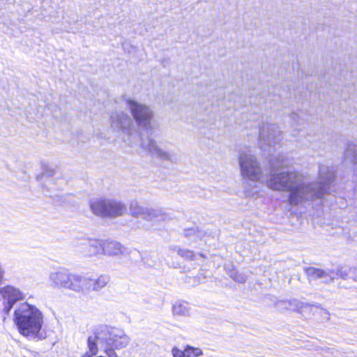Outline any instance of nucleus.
I'll return each instance as SVG.
<instances>
[{"instance_id": "nucleus-13", "label": "nucleus", "mask_w": 357, "mask_h": 357, "mask_svg": "<svg viewBox=\"0 0 357 357\" xmlns=\"http://www.w3.org/2000/svg\"><path fill=\"white\" fill-rule=\"evenodd\" d=\"M142 146L144 149L148 150L151 154L162 159H169L170 157L169 153L160 149L153 139H149L147 144L143 143Z\"/></svg>"}, {"instance_id": "nucleus-2", "label": "nucleus", "mask_w": 357, "mask_h": 357, "mask_svg": "<svg viewBox=\"0 0 357 357\" xmlns=\"http://www.w3.org/2000/svg\"><path fill=\"white\" fill-rule=\"evenodd\" d=\"M14 321L23 336L37 339L45 337L41 333L44 316L35 305L26 302L21 303L15 311Z\"/></svg>"}, {"instance_id": "nucleus-24", "label": "nucleus", "mask_w": 357, "mask_h": 357, "mask_svg": "<svg viewBox=\"0 0 357 357\" xmlns=\"http://www.w3.org/2000/svg\"><path fill=\"white\" fill-rule=\"evenodd\" d=\"M232 278L238 282H244L245 281V278L243 276H240L238 278L237 276L232 275Z\"/></svg>"}, {"instance_id": "nucleus-8", "label": "nucleus", "mask_w": 357, "mask_h": 357, "mask_svg": "<svg viewBox=\"0 0 357 357\" xmlns=\"http://www.w3.org/2000/svg\"><path fill=\"white\" fill-rule=\"evenodd\" d=\"M103 334H105V342L109 347L108 352L113 351V349H121L126 347L130 339L125 333L117 328L103 327Z\"/></svg>"}, {"instance_id": "nucleus-9", "label": "nucleus", "mask_w": 357, "mask_h": 357, "mask_svg": "<svg viewBox=\"0 0 357 357\" xmlns=\"http://www.w3.org/2000/svg\"><path fill=\"white\" fill-rule=\"evenodd\" d=\"M306 274L311 279H325L330 278L331 279H335L337 278L346 279L351 278L352 275L353 268L347 266H340L336 269L335 272L333 270H328L327 271L316 268L314 267H310L305 269Z\"/></svg>"}, {"instance_id": "nucleus-16", "label": "nucleus", "mask_w": 357, "mask_h": 357, "mask_svg": "<svg viewBox=\"0 0 357 357\" xmlns=\"http://www.w3.org/2000/svg\"><path fill=\"white\" fill-rule=\"evenodd\" d=\"M344 155L345 160L350 162L355 167L357 174V144H348Z\"/></svg>"}, {"instance_id": "nucleus-22", "label": "nucleus", "mask_w": 357, "mask_h": 357, "mask_svg": "<svg viewBox=\"0 0 357 357\" xmlns=\"http://www.w3.org/2000/svg\"><path fill=\"white\" fill-rule=\"evenodd\" d=\"M173 357H185V351H181L176 347H174L172 350Z\"/></svg>"}, {"instance_id": "nucleus-23", "label": "nucleus", "mask_w": 357, "mask_h": 357, "mask_svg": "<svg viewBox=\"0 0 357 357\" xmlns=\"http://www.w3.org/2000/svg\"><path fill=\"white\" fill-rule=\"evenodd\" d=\"M54 174V171L52 168H48L46 166H44L43 168V175L51 176Z\"/></svg>"}, {"instance_id": "nucleus-1", "label": "nucleus", "mask_w": 357, "mask_h": 357, "mask_svg": "<svg viewBox=\"0 0 357 357\" xmlns=\"http://www.w3.org/2000/svg\"><path fill=\"white\" fill-rule=\"evenodd\" d=\"M238 163L243 178L266 183L273 190L288 192L291 205L321 197L328 192V185L334 179L333 172L324 165H321L319 168L318 186L312 184L307 176L297 171L275 172L267 178L256 157L247 152L240 153Z\"/></svg>"}, {"instance_id": "nucleus-18", "label": "nucleus", "mask_w": 357, "mask_h": 357, "mask_svg": "<svg viewBox=\"0 0 357 357\" xmlns=\"http://www.w3.org/2000/svg\"><path fill=\"white\" fill-rule=\"evenodd\" d=\"M98 253L107 256H119L123 253L121 247H95Z\"/></svg>"}, {"instance_id": "nucleus-10", "label": "nucleus", "mask_w": 357, "mask_h": 357, "mask_svg": "<svg viewBox=\"0 0 357 357\" xmlns=\"http://www.w3.org/2000/svg\"><path fill=\"white\" fill-rule=\"evenodd\" d=\"M105 334H103V328L97 333L90 335L87 340L88 350L82 357H92L95 356L98 351V344L105 341Z\"/></svg>"}, {"instance_id": "nucleus-3", "label": "nucleus", "mask_w": 357, "mask_h": 357, "mask_svg": "<svg viewBox=\"0 0 357 357\" xmlns=\"http://www.w3.org/2000/svg\"><path fill=\"white\" fill-rule=\"evenodd\" d=\"M91 211L102 218H116L127 212L126 206L115 199L99 198L90 201Z\"/></svg>"}, {"instance_id": "nucleus-6", "label": "nucleus", "mask_w": 357, "mask_h": 357, "mask_svg": "<svg viewBox=\"0 0 357 357\" xmlns=\"http://www.w3.org/2000/svg\"><path fill=\"white\" fill-rule=\"evenodd\" d=\"M126 102L134 120L139 126L147 127L151 124L154 112L149 106L131 98H126Z\"/></svg>"}, {"instance_id": "nucleus-4", "label": "nucleus", "mask_w": 357, "mask_h": 357, "mask_svg": "<svg viewBox=\"0 0 357 357\" xmlns=\"http://www.w3.org/2000/svg\"><path fill=\"white\" fill-rule=\"evenodd\" d=\"M129 213L132 217H141L143 220L153 225L160 224L170 219L169 215L162 208L144 207L137 200L130 201Z\"/></svg>"}, {"instance_id": "nucleus-15", "label": "nucleus", "mask_w": 357, "mask_h": 357, "mask_svg": "<svg viewBox=\"0 0 357 357\" xmlns=\"http://www.w3.org/2000/svg\"><path fill=\"white\" fill-rule=\"evenodd\" d=\"M109 281V277L104 275L96 279L88 278V293L91 291H100L108 284Z\"/></svg>"}, {"instance_id": "nucleus-21", "label": "nucleus", "mask_w": 357, "mask_h": 357, "mask_svg": "<svg viewBox=\"0 0 357 357\" xmlns=\"http://www.w3.org/2000/svg\"><path fill=\"white\" fill-rule=\"evenodd\" d=\"M198 233H199V230L198 227H193L190 229H186L185 230V235L188 236L197 235V234H198Z\"/></svg>"}, {"instance_id": "nucleus-7", "label": "nucleus", "mask_w": 357, "mask_h": 357, "mask_svg": "<svg viewBox=\"0 0 357 357\" xmlns=\"http://www.w3.org/2000/svg\"><path fill=\"white\" fill-rule=\"evenodd\" d=\"M259 145L266 150L268 146H274L282 139V133L279 126L274 123H263L259 133Z\"/></svg>"}, {"instance_id": "nucleus-12", "label": "nucleus", "mask_w": 357, "mask_h": 357, "mask_svg": "<svg viewBox=\"0 0 357 357\" xmlns=\"http://www.w3.org/2000/svg\"><path fill=\"white\" fill-rule=\"evenodd\" d=\"M0 293L8 302V311L12 308L16 301L24 298V294L19 289L10 286L0 289Z\"/></svg>"}, {"instance_id": "nucleus-19", "label": "nucleus", "mask_w": 357, "mask_h": 357, "mask_svg": "<svg viewBox=\"0 0 357 357\" xmlns=\"http://www.w3.org/2000/svg\"><path fill=\"white\" fill-rule=\"evenodd\" d=\"M185 357H198L202 355V351L199 348H195L188 346L185 349Z\"/></svg>"}, {"instance_id": "nucleus-14", "label": "nucleus", "mask_w": 357, "mask_h": 357, "mask_svg": "<svg viewBox=\"0 0 357 357\" xmlns=\"http://www.w3.org/2000/svg\"><path fill=\"white\" fill-rule=\"evenodd\" d=\"M70 275L65 271L54 272L50 274V280L54 286L66 289Z\"/></svg>"}, {"instance_id": "nucleus-20", "label": "nucleus", "mask_w": 357, "mask_h": 357, "mask_svg": "<svg viewBox=\"0 0 357 357\" xmlns=\"http://www.w3.org/2000/svg\"><path fill=\"white\" fill-rule=\"evenodd\" d=\"M178 252L181 255V256L187 259H192L193 257L192 252L188 249L184 248L179 250Z\"/></svg>"}, {"instance_id": "nucleus-25", "label": "nucleus", "mask_w": 357, "mask_h": 357, "mask_svg": "<svg viewBox=\"0 0 357 357\" xmlns=\"http://www.w3.org/2000/svg\"><path fill=\"white\" fill-rule=\"evenodd\" d=\"M351 278H353L354 280L357 281V267L353 268L352 275H351Z\"/></svg>"}, {"instance_id": "nucleus-11", "label": "nucleus", "mask_w": 357, "mask_h": 357, "mask_svg": "<svg viewBox=\"0 0 357 357\" xmlns=\"http://www.w3.org/2000/svg\"><path fill=\"white\" fill-rule=\"evenodd\" d=\"M66 289L77 293H88V278L80 275H70Z\"/></svg>"}, {"instance_id": "nucleus-17", "label": "nucleus", "mask_w": 357, "mask_h": 357, "mask_svg": "<svg viewBox=\"0 0 357 357\" xmlns=\"http://www.w3.org/2000/svg\"><path fill=\"white\" fill-rule=\"evenodd\" d=\"M172 312L174 316L188 317L190 315L191 310L189 305L186 303H176L173 305Z\"/></svg>"}, {"instance_id": "nucleus-5", "label": "nucleus", "mask_w": 357, "mask_h": 357, "mask_svg": "<svg viewBox=\"0 0 357 357\" xmlns=\"http://www.w3.org/2000/svg\"><path fill=\"white\" fill-rule=\"evenodd\" d=\"M111 126L121 132L125 142L130 144L138 138L137 131L130 116L124 112H114L110 116Z\"/></svg>"}]
</instances>
